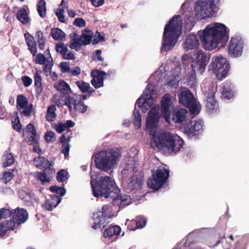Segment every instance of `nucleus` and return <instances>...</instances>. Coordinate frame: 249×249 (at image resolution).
<instances>
[{"label":"nucleus","mask_w":249,"mask_h":249,"mask_svg":"<svg viewBox=\"0 0 249 249\" xmlns=\"http://www.w3.org/2000/svg\"><path fill=\"white\" fill-rule=\"evenodd\" d=\"M90 184L95 197H110L120 208L125 207L131 202V198L128 195L118 194L120 190L110 177H101L95 181H91Z\"/></svg>","instance_id":"obj_1"},{"label":"nucleus","mask_w":249,"mask_h":249,"mask_svg":"<svg viewBox=\"0 0 249 249\" xmlns=\"http://www.w3.org/2000/svg\"><path fill=\"white\" fill-rule=\"evenodd\" d=\"M198 34L204 49L210 51L217 48L220 43L227 41L229 37L227 27L219 23L210 24Z\"/></svg>","instance_id":"obj_2"},{"label":"nucleus","mask_w":249,"mask_h":249,"mask_svg":"<svg viewBox=\"0 0 249 249\" xmlns=\"http://www.w3.org/2000/svg\"><path fill=\"white\" fill-rule=\"evenodd\" d=\"M151 145L156 147L165 155L176 154L182 148L183 140L178 136L173 135L169 132H165L153 137Z\"/></svg>","instance_id":"obj_3"},{"label":"nucleus","mask_w":249,"mask_h":249,"mask_svg":"<svg viewBox=\"0 0 249 249\" xmlns=\"http://www.w3.org/2000/svg\"><path fill=\"white\" fill-rule=\"evenodd\" d=\"M182 19L180 16L175 15L164 27L162 49L165 52L171 50L177 43L182 30Z\"/></svg>","instance_id":"obj_4"},{"label":"nucleus","mask_w":249,"mask_h":249,"mask_svg":"<svg viewBox=\"0 0 249 249\" xmlns=\"http://www.w3.org/2000/svg\"><path fill=\"white\" fill-rule=\"evenodd\" d=\"M121 158V154L117 149L110 148L97 153L94 162L98 169L107 172L115 168Z\"/></svg>","instance_id":"obj_5"},{"label":"nucleus","mask_w":249,"mask_h":249,"mask_svg":"<svg viewBox=\"0 0 249 249\" xmlns=\"http://www.w3.org/2000/svg\"><path fill=\"white\" fill-rule=\"evenodd\" d=\"M169 170L162 167L159 168L155 172H152V178L147 181L148 187L155 190H158L167 181L169 177Z\"/></svg>","instance_id":"obj_6"},{"label":"nucleus","mask_w":249,"mask_h":249,"mask_svg":"<svg viewBox=\"0 0 249 249\" xmlns=\"http://www.w3.org/2000/svg\"><path fill=\"white\" fill-rule=\"evenodd\" d=\"M210 67L218 78L222 79L227 75L230 66L226 58L219 55L213 58Z\"/></svg>","instance_id":"obj_7"},{"label":"nucleus","mask_w":249,"mask_h":249,"mask_svg":"<svg viewBox=\"0 0 249 249\" xmlns=\"http://www.w3.org/2000/svg\"><path fill=\"white\" fill-rule=\"evenodd\" d=\"M179 102L187 107L190 113L194 115L199 113V109L196 105L193 94L189 89L181 91L178 94Z\"/></svg>","instance_id":"obj_8"},{"label":"nucleus","mask_w":249,"mask_h":249,"mask_svg":"<svg viewBox=\"0 0 249 249\" xmlns=\"http://www.w3.org/2000/svg\"><path fill=\"white\" fill-rule=\"evenodd\" d=\"M110 207L108 205H104L101 211L93 213L94 222L91 226L93 229L102 230L106 227L109 222L108 219L110 218Z\"/></svg>","instance_id":"obj_9"},{"label":"nucleus","mask_w":249,"mask_h":249,"mask_svg":"<svg viewBox=\"0 0 249 249\" xmlns=\"http://www.w3.org/2000/svg\"><path fill=\"white\" fill-rule=\"evenodd\" d=\"M244 45V41L241 37L239 36L232 37L229 44V55L232 57H238L241 56Z\"/></svg>","instance_id":"obj_10"},{"label":"nucleus","mask_w":249,"mask_h":249,"mask_svg":"<svg viewBox=\"0 0 249 249\" xmlns=\"http://www.w3.org/2000/svg\"><path fill=\"white\" fill-rule=\"evenodd\" d=\"M195 55L194 63L191 64V67L194 71H197L202 73L209 62V57L202 51H198Z\"/></svg>","instance_id":"obj_11"},{"label":"nucleus","mask_w":249,"mask_h":249,"mask_svg":"<svg viewBox=\"0 0 249 249\" xmlns=\"http://www.w3.org/2000/svg\"><path fill=\"white\" fill-rule=\"evenodd\" d=\"M169 67H171L172 70L170 71L169 74H167V77L169 78L167 85L171 87L176 88L178 86L179 81L181 80L180 76L181 67L175 63H172L169 66L167 67L166 69L169 68Z\"/></svg>","instance_id":"obj_12"},{"label":"nucleus","mask_w":249,"mask_h":249,"mask_svg":"<svg viewBox=\"0 0 249 249\" xmlns=\"http://www.w3.org/2000/svg\"><path fill=\"white\" fill-rule=\"evenodd\" d=\"M202 121H190L184 127V132L189 137L198 136L202 130Z\"/></svg>","instance_id":"obj_13"},{"label":"nucleus","mask_w":249,"mask_h":249,"mask_svg":"<svg viewBox=\"0 0 249 249\" xmlns=\"http://www.w3.org/2000/svg\"><path fill=\"white\" fill-rule=\"evenodd\" d=\"M160 104L162 115L166 122L169 123L171 116L170 108L172 105L171 94L169 93L164 94L161 98Z\"/></svg>","instance_id":"obj_14"},{"label":"nucleus","mask_w":249,"mask_h":249,"mask_svg":"<svg viewBox=\"0 0 249 249\" xmlns=\"http://www.w3.org/2000/svg\"><path fill=\"white\" fill-rule=\"evenodd\" d=\"M11 217L17 222V226L24 223L28 218V213L23 208H17L11 210Z\"/></svg>","instance_id":"obj_15"},{"label":"nucleus","mask_w":249,"mask_h":249,"mask_svg":"<svg viewBox=\"0 0 249 249\" xmlns=\"http://www.w3.org/2000/svg\"><path fill=\"white\" fill-rule=\"evenodd\" d=\"M36 175L37 180L40 181L41 184L44 185L51 182L55 175V170L53 167L47 168L42 172H36Z\"/></svg>","instance_id":"obj_16"},{"label":"nucleus","mask_w":249,"mask_h":249,"mask_svg":"<svg viewBox=\"0 0 249 249\" xmlns=\"http://www.w3.org/2000/svg\"><path fill=\"white\" fill-rule=\"evenodd\" d=\"M106 73L99 70H94L91 71L90 76L92 78L91 83L95 89L100 88L104 86V80Z\"/></svg>","instance_id":"obj_17"},{"label":"nucleus","mask_w":249,"mask_h":249,"mask_svg":"<svg viewBox=\"0 0 249 249\" xmlns=\"http://www.w3.org/2000/svg\"><path fill=\"white\" fill-rule=\"evenodd\" d=\"M160 119L159 113L157 109L153 107L148 113V117L146 121V127L150 129H155L159 123Z\"/></svg>","instance_id":"obj_18"},{"label":"nucleus","mask_w":249,"mask_h":249,"mask_svg":"<svg viewBox=\"0 0 249 249\" xmlns=\"http://www.w3.org/2000/svg\"><path fill=\"white\" fill-rule=\"evenodd\" d=\"M199 41L196 35L193 33L188 35L183 44V47L185 51L193 50L198 47Z\"/></svg>","instance_id":"obj_19"},{"label":"nucleus","mask_w":249,"mask_h":249,"mask_svg":"<svg viewBox=\"0 0 249 249\" xmlns=\"http://www.w3.org/2000/svg\"><path fill=\"white\" fill-rule=\"evenodd\" d=\"M188 111L186 109L176 108L173 109L172 120L175 123L182 124L185 122Z\"/></svg>","instance_id":"obj_20"},{"label":"nucleus","mask_w":249,"mask_h":249,"mask_svg":"<svg viewBox=\"0 0 249 249\" xmlns=\"http://www.w3.org/2000/svg\"><path fill=\"white\" fill-rule=\"evenodd\" d=\"M153 92V90H150L149 86H147L144 93L142 97L138 98L136 101V105L138 106V107L140 108H142L145 106V104H148V102H150V100L152 99V93Z\"/></svg>","instance_id":"obj_21"},{"label":"nucleus","mask_w":249,"mask_h":249,"mask_svg":"<svg viewBox=\"0 0 249 249\" xmlns=\"http://www.w3.org/2000/svg\"><path fill=\"white\" fill-rule=\"evenodd\" d=\"M33 162L36 166L39 169H44L47 168L53 167L51 162L43 157L38 156L34 158Z\"/></svg>","instance_id":"obj_22"},{"label":"nucleus","mask_w":249,"mask_h":249,"mask_svg":"<svg viewBox=\"0 0 249 249\" xmlns=\"http://www.w3.org/2000/svg\"><path fill=\"white\" fill-rule=\"evenodd\" d=\"M24 36L29 50L35 56L37 53V47L33 36L27 33L24 34Z\"/></svg>","instance_id":"obj_23"},{"label":"nucleus","mask_w":249,"mask_h":249,"mask_svg":"<svg viewBox=\"0 0 249 249\" xmlns=\"http://www.w3.org/2000/svg\"><path fill=\"white\" fill-rule=\"evenodd\" d=\"M41 72V71H36L34 76L36 93L37 95H39L43 90L42 78L40 75Z\"/></svg>","instance_id":"obj_24"},{"label":"nucleus","mask_w":249,"mask_h":249,"mask_svg":"<svg viewBox=\"0 0 249 249\" xmlns=\"http://www.w3.org/2000/svg\"><path fill=\"white\" fill-rule=\"evenodd\" d=\"M142 181L139 179L136 175H133L128 184V187L131 191L135 192L141 188Z\"/></svg>","instance_id":"obj_25"},{"label":"nucleus","mask_w":249,"mask_h":249,"mask_svg":"<svg viewBox=\"0 0 249 249\" xmlns=\"http://www.w3.org/2000/svg\"><path fill=\"white\" fill-rule=\"evenodd\" d=\"M70 37L71 38L70 47L71 49L79 50L82 45L81 37L79 38V36L74 32L71 34Z\"/></svg>","instance_id":"obj_26"},{"label":"nucleus","mask_w":249,"mask_h":249,"mask_svg":"<svg viewBox=\"0 0 249 249\" xmlns=\"http://www.w3.org/2000/svg\"><path fill=\"white\" fill-rule=\"evenodd\" d=\"M121 231V228L117 225L110 227L106 229L104 232L105 238H111L114 235H118Z\"/></svg>","instance_id":"obj_27"},{"label":"nucleus","mask_w":249,"mask_h":249,"mask_svg":"<svg viewBox=\"0 0 249 249\" xmlns=\"http://www.w3.org/2000/svg\"><path fill=\"white\" fill-rule=\"evenodd\" d=\"M54 88L64 94H69L71 91L69 85L64 80H61L58 84H55Z\"/></svg>","instance_id":"obj_28"},{"label":"nucleus","mask_w":249,"mask_h":249,"mask_svg":"<svg viewBox=\"0 0 249 249\" xmlns=\"http://www.w3.org/2000/svg\"><path fill=\"white\" fill-rule=\"evenodd\" d=\"M75 84L82 92L91 93L94 92V89L90 86L89 83L84 81H77Z\"/></svg>","instance_id":"obj_29"},{"label":"nucleus","mask_w":249,"mask_h":249,"mask_svg":"<svg viewBox=\"0 0 249 249\" xmlns=\"http://www.w3.org/2000/svg\"><path fill=\"white\" fill-rule=\"evenodd\" d=\"M51 35L55 40L64 41L66 38L65 33L59 28H53L51 30Z\"/></svg>","instance_id":"obj_30"},{"label":"nucleus","mask_w":249,"mask_h":249,"mask_svg":"<svg viewBox=\"0 0 249 249\" xmlns=\"http://www.w3.org/2000/svg\"><path fill=\"white\" fill-rule=\"evenodd\" d=\"M2 161L3 166L4 167H8L14 163L15 159L13 155L11 153L6 151L2 157Z\"/></svg>","instance_id":"obj_31"},{"label":"nucleus","mask_w":249,"mask_h":249,"mask_svg":"<svg viewBox=\"0 0 249 249\" xmlns=\"http://www.w3.org/2000/svg\"><path fill=\"white\" fill-rule=\"evenodd\" d=\"M56 107L54 105H52L48 107L46 115V119L48 122H53L56 119Z\"/></svg>","instance_id":"obj_32"},{"label":"nucleus","mask_w":249,"mask_h":249,"mask_svg":"<svg viewBox=\"0 0 249 249\" xmlns=\"http://www.w3.org/2000/svg\"><path fill=\"white\" fill-rule=\"evenodd\" d=\"M17 18L18 20L24 24L28 23L30 20L26 10L24 8L21 9L18 11Z\"/></svg>","instance_id":"obj_33"},{"label":"nucleus","mask_w":249,"mask_h":249,"mask_svg":"<svg viewBox=\"0 0 249 249\" xmlns=\"http://www.w3.org/2000/svg\"><path fill=\"white\" fill-rule=\"evenodd\" d=\"M28 104V101L24 95L20 94L18 96L17 99V107L18 110L21 111V110L26 107Z\"/></svg>","instance_id":"obj_34"},{"label":"nucleus","mask_w":249,"mask_h":249,"mask_svg":"<svg viewBox=\"0 0 249 249\" xmlns=\"http://www.w3.org/2000/svg\"><path fill=\"white\" fill-rule=\"evenodd\" d=\"M77 100L74 97L68 95L65 98L64 105L67 106L68 107L69 111L71 112L72 110L73 107V108L74 107Z\"/></svg>","instance_id":"obj_35"},{"label":"nucleus","mask_w":249,"mask_h":249,"mask_svg":"<svg viewBox=\"0 0 249 249\" xmlns=\"http://www.w3.org/2000/svg\"><path fill=\"white\" fill-rule=\"evenodd\" d=\"M37 10L39 15L44 18L46 15V2L44 0H39L37 4Z\"/></svg>","instance_id":"obj_36"},{"label":"nucleus","mask_w":249,"mask_h":249,"mask_svg":"<svg viewBox=\"0 0 249 249\" xmlns=\"http://www.w3.org/2000/svg\"><path fill=\"white\" fill-rule=\"evenodd\" d=\"M38 138L39 137L35 138H33V139H29V142H30L29 144L33 146V151L40 155L42 153V151L39 147Z\"/></svg>","instance_id":"obj_37"},{"label":"nucleus","mask_w":249,"mask_h":249,"mask_svg":"<svg viewBox=\"0 0 249 249\" xmlns=\"http://www.w3.org/2000/svg\"><path fill=\"white\" fill-rule=\"evenodd\" d=\"M134 116V119L133 123L137 129H139L141 127V115L139 110L134 109L133 113Z\"/></svg>","instance_id":"obj_38"},{"label":"nucleus","mask_w":249,"mask_h":249,"mask_svg":"<svg viewBox=\"0 0 249 249\" xmlns=\"http://www.w3.org/2000/svg\"><path fill=\"white\" fill-rule=\"evenodd\" d=\"M1 223L7 231L14 230L17 225V222H15V221L11 217L10 219L5 220Z\"/></svg>","instance_id":"obj_39"},{"label":"nucleus","mask_w":249,"mask_h":249,"mask_svg":"<svg viewBox=\"0 0 249 249\" xmlns=\"http://www.w3.org/2000/svg\"><path fill=\"white\" fill-rule=\"evenodd\" d=\"M88 108V106L85 105L84 102L82 100H77L76 103L75 105L74 109L77 112L81 113L86 112Z\"/></svg>","instance_id":"obj_40"},{"label":"nucleus","mask_w":249,"mask_h":249,"mask_svg":"<svg viewBox=\"0 0 249 249\" xmlns=\"http://www.w3.org/2000/svg\"><path fill=\"white\" fill-rule=\"evenodd\" d=\"M85 32H88L89 34L84 33L81 36V39L82 44L87 45L90 43L92 36V33L87 29L85 30Z\"/></svg>","instance_id":"obj_41"},{"label":"nucleus","mask_w":249,"mask_h":249,"mask_svg":"<svg viewBox=\"0 0 249 249\" xmlns=\"http://www.w3.org/2000/svg\"><path fill=\"white\" fill-rule=\"evenodd\" d=\"M72 131L70 129L67 130L66 133L62 134L60 138V142L63 144L69 143L72 138Z\"/></svg>","instance_id":"obj_42"},{"label":"nucleus","mask_w":249,"mask_h":249,"mask_svg":"<svg viewBox=\"0 0 249 249\" xmlns=\"http://www.w3.org/2000/svg\"><path fill=\"white\" fill-rule=\"evenodd\" d=\"M222 96L225 99H229L233 96V92L228 85H224L222 92Z\"/></svg>","instance_id":"obj_43"},{"label":"nucleus","mask_w":249,"mask_h":249,"mask_svg":"<svg viewBox=\"0 0 249 249\" xmlns=\"http://www.w3.org/2000/svg\"><path fill=\"white\" fill-rule=\"evenodd\" d=\"M50 191L59 195L60 196H63L66 193V190L63 187H60L57 185L51 186L50 187Z\"/></svg>","instance_id":"obj_44"},{"label":"nucleus","mask_w":249,"mask_h":249,"mask_svg":"<svg viewBox=\"0 0 249 249\" xmlns=\"http://www.w3.org/2000/svg\"><path fill=\"white\" fill-rule=\"evenodd\" d=\"M55 50L57 53H60L61 55L68 52L67 47L62 42H57L55 44Z\"/></svg>","instance_id":"obj_45"},{"label":"nucleus","mask_w":249,"mask_h":249,"mask_svg":"<svg viewBox=\"0 0 249 249\" xmlns=\"http://www.w3.org/2000/svg\"><path fill=\"white\" fill-rule=\"evenodd\" d=\"M27 131L30 133L31 135L30 137V139H33V138L38 137L37 135V132L35 126L32 124H29L26 127Z\"/></svg>","instance_id":"obj_46"},{"label":"nucleus","mask_w":249,"mask_h":249,"mask_svg":"<svg viewBox=\"0 0 249 249\" xmlns=\"http://www.w3.org/2000/svg\"><path fill=\"white\" fill-rule=\"evenodd\" d=\"M67 172L64 170L62 169L57 172L56 174V179L58 182H63L67 179Z\"/></svg>","instance_id":"obj_47"},{"label":"nucleus","mask_w":249,"mask_h":249,"mask_svg":"<svg viewBox=\"0 0 249 249\" xmlns=\"http://www.w3.org/2000/svg\"><path fill=\"white\" fill-rule=\"evenodd\" d=\"M14 175L12 173L10 172H5L3 173L2 177L0 178V180L2 182L6 184L12 179Z\"/></svg>","instance_id":"obj_48"},{"label":"nucleus","mask_w":249,"mask_h":249,"mask_svg":"<svg viewBox=\"0 0 249 249\" xmlns=\"http://www.w3.org/2000/svg\"><path fill=\"white\" fill-rule=\"evenodd\" d=\"M11 210L9 209L3 208L0 209V220L8 217H11Z\"/></svg>","instance_id":"obj_49"},{"label":"nucleus","mask_w":249,"mask_h":249,"mask_svg":"<svg viewBox=\"0 0 249 249\" xmlns=\"http://www.w3.org/2000/svg\"><path fill=\"white\" fill-rule=\"evenodd\" d=\"M21 113L23 114L24 116L30 117L31 113L33 111V105L31 104L28 106V105L23 108L21 111Z\"/></svg>","instance_id":"obj_50"},{"label":"nucleus","mask_w":249,"mask_h":249,"mask_svg":"<svg viewBox=\"0 0 249 249\" xmlns=\"http://www.w3.org/2000/svg\"><path fill=\"white\" fill-rule=\"evenodd\" d=\"M13 128L14 130L19 132L21 130V124L18 116H17L12 121Z\"/></svg>","instance_id":"obj_51"},{"label":"nucleus","mask_w":249,"mask_h":249,"mask_svg":"<svg viewBox=\"0 0 249 249\" xmlns=\"http://www.w3.org/2000/svg\"><path fill=\"white\" fill-rule=\"evenodd\" d=\"M44 138L48 143L54 142L55 140V133L51 131H48L45 134Z\"/></svg>","instance_id":"obj_52"},{"label":"nucleus","mask_w":249,"mask_h":249,"mask_svg":"<svg viewBox=\"0 0 249 249\" xmlns=\"http://www.w3.org/2000/svg\"><path fill=\"white\" fill-rule=\"evenodd\" d=\"M206 107L209 112H212L214 110H216L218 108V105L216 101L212 103L209 102V103H206Z\"/></svg>","instance_id":"obj_53"},{"label":"nucleus","mask_w":249,"mask_h":249,"mask_svg":"<svg viewBox=\"0 0 249 249\" xmlns=\"http://www.w3.org/2000/svg\"><path fill=\"white\" fill-rule=\"evenodd\" d=\"M46 61V58L42 53H39L36 54L35 59V63L36 64L43 65L44 64L45 62Z\"/></svg>","instance_id":"obj_54"},{"label":"nucleus","mask_w":249,"mask_h":249,"mask_svg":"<svg viewBox=\"0 0 249 249\" xmlns=\"http://www.w3.org/2000/svg\"><path fill=\"white\" fill-rule=\"evenodd\" d=\"M49 201H51L56 207L59 203H60L62 198L61 197L55 195H51L50 198L48 199Z\"/></svg>","instance_id":"obj_55"},{"label":"nucleus","mask_w":249,"mask_h":249,"mask_svg":"<svg viewBox=\"0 0 249 249\" xmlns=\"http://www.w3.org/2000/svg\"><path fill=\"white\" fill-rule=\"evenodd\" d=\"M64 13V10L63 9H57L55 12V15L60 22H64L65 21Z\"/></svg>","instance_id":"obj_56"},{"label":"nucleus","mask_w":249,"mask_h":249,"mask_svg":"<svg viewBox=\"0 0 249 249\" xmlns=\"http://www.w3.org/2000/svg\"><path fill=\"white\" fill-rule=\"evenodd\" d=\"M105 39V37L102 36L98 31H97L92 42L93 44H96L101 41H104Z\"/></svg>","instance_id":"obj_57"},{"label":"nucleus","mask_w":249,"mask_h":249,"mask_svg":"<svg viewBox=\"0 0 249 249\" xmlns=\"http://www.w3.org/2000/svg\"><path fill=\"white\" fill-rule=\"evenodd\" d=\"M146 223V219L143 217H138L135 224L137 228H143Z\"/></svg>","instance_id":"obj_58"},{"label":"nucleus","mask_w":249,"mask_h":249,"mask_svg":"<svg viewBox=\"0 0 249 249\" xmlns=\"http://www.w3.org/2000/svg\"><path fill=\"white\" fill-rule=\"evenodd\" d=\"M43 207L47 211H51L53 208H55L56 206L51 201L48 199L46 200L43 205Z\"/></svg>","instance_id":"obj_59"},{"label":"nucleus","mask_w":249,"mask_h":249,"mask_svg":"<svg viewBox=\"0 0 249 249\" xmlns=\"http://www.w3.org/2000/svg\"><path fill=\"white\" fill-rule=\"evenodd\" d=\"M73 24L78 27H82L86 26V22L83 18H78L75 19Z\"/></svg>","instance_id":"obj_60"},{"label":"nucleus","mask_w":249,"mask_h":249,"mask_svg":"<svg viewBox=\"0 0 249 249\" xmlns=\"http://www.w3.org/2000/svg\"><path fill=\"white\" fill-rule=\"evenodd\" d=\"M193 58L189 54H185L182 55L181 57V61L184 65H188L189 63L192 62Z\"/></svg>","instance_id":"obj_61"},{"label":"nucleus","mask_w":249,"mask_h":249,"mask_svg":"<svg viewBox=\"0 0 249 249\" xmlns=\"http://www.w3.org/2000/svg\"><path fill=\"white\" fill-rule=\"evenodd\" d=\"M60 67L62 72L69 73L71 70L69 64L66 62H62L60 63Z\"/></svg>","instance_id":"obj_62"},{"label":"nucleus","mask_w":249,"mask_h":249,"mask_svg":"<svg viewBox=\"0 0 249 249\" xmlns=\"http://www.w3.org/2000/svg\"><path fill=\"white\" fill-rule=\"evenodd\" d=\"M23 85L26 87H29L32 83V79L28 76H23L21 77Z\"/></svg>","instance_id":"obj_63"},{"label":"nucleus","mask_w":249,"mask_h":249,"mask_svg":"<svg viewBox=\"0 0 249 249\" xmlns=\"http://www.w3.org/2000/svg\"><path fill=\"white\" fill-rule=\"evenodd\" d=\"M69 144L68 143L63 144L61 148V153L64 155L65 157H67L69 156Z\"/></svg>","instance_id":"obj_64"}]
</instances>
